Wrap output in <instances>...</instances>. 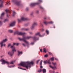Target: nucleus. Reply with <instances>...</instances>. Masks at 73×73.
I'll use <instances>...</instances> for the list:
<instances>
[{"instance_id":"32","label":"nucleus","mask_w":73,"mask_h":73,"mask_svg":"<svg viewBox=\"0 0 73 73\" xmlns=\"http://www.w3.org/2000/svg\"><path fill=\"white\" fill-rule=\"evenodd\" d=\"M3 24V23L1 21H0V26H1V25H2Z\"/></svg>"},{"instance_id":"36","label":"nucleus","mask_w":73,"mask_h":73,"mask_svg":"<svg viewBox=\"0 0 73 73\" xmlns=\"http://www.w3.org/2000/svg\"><path fill=\"white\" fill-rule=\"evenodd\" d=\"M40 25L41 27H42L43 26V25H42V23H41V22L40 23Z\"/></svg>"},{"instance_id":"5","label":"nucleus","mask_w":73,"mask_h":73,"mask_svg":"<svg viewBox=\"0 0 73 73\" xmlns=\"http://www.w3.org/2000/svg\"><path fill=\"white\" fill-rule=\"evenodd\" d=\"M52 64L54 65V66H52L50 65L49 66L50 68H52V69H53L54 70H55L56 69H57V68H56V62H52Z\"/></svg>"},{"instance_id":"31","label":"nucleus","mask_w":73,"mask_h":73,"mask_svg":"<svg viewBox=\"0 0 73 73\" xmlns=\"http://www.w3.org/2000/svg\"><path fill=\"white\" fill-rule=\"evenodd\" d=\"M53 22L52 21L48 22V24H53Z\"/></svg>"},{"instance_id":"13","label":"nucleus","mask_w":73,"mask_h":73,"mask_svg":"<svg viewBox=\"0 0 73 73\" xmlns=\"http://www.w3.org/2000/svg\"><path fill=\"white\" fill-rule=\"evenodd\" d=\"M38 25V24L36 22H34L33 25L35 27V26H37Z\"/></svg>"},{"instance_id":"17","label":"nucleus","mask_w":73,"mask_h":73,"mask_svg":"<svg viewBox=\"0 0 73 73\" xmlns=\"http://www.w3.org/2000/svg\"><path fill=\"white\" fill-rule=\"evenodd\" d=\"M42 71H43V73H46V69H45L44 68H43L42 69Z\"/></svg>"},{"instance_id":"53","label":"nucleus","mask_w":73,"mask_h":73,"mask_svg":"<svg viewBox=\"0 0 73 73\" xmlns=\"http://www.w3.org/2000/svg\"><path fill=\"white\" fill-rule=\"evenodd\" d=\"M26 10L27 11H28V8H26Z\"/></svg>"},{"instance_id":"30","label":"nucleus","mask_w":73,"mask_h":73,"mask_svg":"<svg viewBox=\"0 0 73 73\" xmlns=\"http://www.w3.org/2000/svg\"><path fill=\"white\" fill-rule=\"evenodd\" d=\"M43 52L44 53H46V49L44 48L43 49Z\"/></svg>"},{"instance_id":"57","label":"nucleus","mask_w":73,"mask_h":73,"mask_svg":"<svg viewBox=\"0 0 73 73\" xmlns=\"http://www.w3.org/2000/svg\"><path fill=\"white\" fill-rule=\"evenodd\" d=\"M31 15H32V13L31 14Z\"/></svg>"},{"instance_id":"10","label":"nucleus","mask_w":73,"mask_h":73,"mask_svg":"<svg viewBox=\"0 0 73 73\" xmlns=\"http://www.w3.org/2000/svg\"><path fill=\"white\" fill-rule=\"evenodd\" d=\"M1 61L2 62H5V64H9V63L7 61H5V60L1 59Z\"/></svg>"},{"instance_id":"29","label":"nucleus","mask_w":73,"mask_h":73,"mask_svg":"<svg viewBox=\"0 0 73 73\" xmlns=\"http://www.w3.org/2000/svg\"><path fill=\"white\" fill-rule=\"evenodd\" d=\"M36 13L37 14L39 13V11H38V10H36Z\"/></svg>"},{"instance_id":"47","label":"nucleus","mask_w":73,"mask_h":73,"mask_svg":"<svg viewBox=\"0 0 73 73\" xmlns=\"http://www.w3.org/2000/svg\"><path fill=\"white\" fill-rule=\"evenodd\" d=\"M18 68L20 69H23V68H21V67H18Z\"/></svg>"},{"instance_id":"11","label":"nucleus","mask_w":73,"mask_h":73,"mask_svg":"<svg viewBox=\"0 0 73 73\" xmlns=\"http://www.w3.org/2000/svg\"><path fill=\"white\" fill-rule=\"evenodd\" d=\"M0 7H3V1L0 0Z\"/></svg>"},{"instance_id":"48","label":"nucleus","mask_w":73,"mask_h":73,"mask_svg":"<svg viewBox=\"0 0 73 73\" xmlns=\"http://www.w3.org/2000/svg\"><path fill=\"white\" fill-rule=\"evenodd\" d=\"M30 34H31V35H32L33 34L32 32H29Z\"/></svg>"},{"instance_id":"15","label":"nucleus","mask_w":73,"mask_h":73,"mask_svg":"<svg viewBox=\"0 0 73 73\" xmlns=\"http://www.w3.org/2000/svg\"><path fill=\"white\" fill-rule=\"evenodd\" d=\"M18 56H20V54H22L23 53L22 52H20L19 51H18Z\"/></svg>"},{"instance_id":"49","label":"nucleus","mask_w":73,"mask_h":73,"mask_svg":"<svg viewBox=\"0 0 73 73\" xmlns=\"http://www.w3.org/2000/svg\"><path fill=\"white\" fill-rule=\"evenodd\" d=\"M55 60H56V61H58V59L57 58H55Z\"/></svg>"},{"instance_id":"28","label":"nucleus","mask_w":73,"mask_h":73,"mask_svg":"<svg viewBox=\"0 0 73 73\" xmlns=\"http://www.w3.org/2000/svg\"><path fill=\"white\" fill-rule=\"evenodd\" d=\"M42 70L41 69H40L39 70H38V72L39 73H40V72H41L42 71Z\"/></svg>"},{"instance_id":"14","label":"nucleus","mask_w":73,"mask_h":73,"mask_svg":"<svg viewBox=\"0 0 73 73\" xmlns=\"http://www.w3.org/2000/svg\"><path fill=\"white\" fill-rule=\"evenodd\" d=\"M4 16V13H3L2 14H1V17H0V19H3L2 17H3Z\"/></svg>"},{"instance_id":"55","label":"nucleus","mask_w":73,"mask_h":73,"mask_svg":"<svg viewBox=\"0 0 73 73\" xmlns=\"http://www.w3.org/2000/svg\"><path fill=\"white\" fill-rule=\"evenodd\" d=\"M54 28H56V27H55V26H54L53 27Z\"/></svg>"},{"instance_id":"33","label":"nucleus","mask_w":73,"mask_h":73,"mask_svg":"<svg viewBox=\"0 0 73 73\" xmlns=\"http://www.w3.org/2000/svg\"><path fill=\"white\" fill-rule=\"evenodd\" d=\"M48 54H46L44 55V57H48Z\"/></svg>"},{"instance_id":"22","label":"nucleus","mask_w":73,"mask_h":73,"mask_svg":"<svg viewBox=\"0 0 73 73\" xmlns=\"http://www.w3.org/2000/svg\"><path fill=\"white\" fill-rule=\"evenodd\" d=\"M9 32L10 33H13V30H9Z\"/></svg>"},{"instance_id":"24","label":"nucleus","mask_w":73,"mask_h":73,"mask_svg":"<svg viewBox=\"0 0 73 73\" xmlns=\"http://www.w3.org/2000/svg\"><path fill=\"white\" fill-rule=\"evenodd\" d=\"M15 14H16V13L15 12L13 11V16H14L15 15Z\"/></svg>"},{"instance_id":"4","label":"nucleus","mask_w":73,"mask_h":73,"mask_svg":"<svg viewBox=\"0 0 73 73\" xmlns=\"http://www.w3.org/2000/svg\"><path fill=\"white\" fill-rule=\"evenodd\" d=\"M7 39H5L4 40H3L0 43V44L1 45V48H2L3 46H5V44H4L6 41H7Z\"/></svg>"},{"instance_id":"51","label":"nucleus","mask_w":73,"mask_h":73,"mask_svg":"<svg viewBox=\"0 0 73 73\" xmlns=\"http://www.w3.org/2000/svg\"><path fill=\"white\" fill-rule=\"evenodd\" d=\"M40 51L41 52H42V49H40Z\"/></svg>"},{"instance_id":"1","label":"nucleus","mask_w":73,"mask_h":73,"mask_svg":"<svg viewBox=\"0 0 73 73\" xmlns=\"http://www.w3.org/2000/svg\"><path fill=\"white\" fill-rule=\"evenodd\" d=\"M14 35H22V36H25V33H22L21 32H19L18 31H16L14 33ZM37 36H39L40 37H43L44 35H41L40 34V32H38L36 33L35 36L34 37H32L31 36H23V38H19L18 39L20 40V41H23L27 45H29V42L28 41L26 40V39L27 38L28 39H29L31 38H32L34 40H38V38L36 37Z\"/></svg>"},{"instance_id":"18","label":"nucleus","mask_w":73,"mask_h":73,"mask_svg":"<svg viewBox=\"0 0 73 73\" xmlns=\"http://www.w3.org/2000/svg\"><path fill=\"white\" fill-rule=\"evenodd\" d=\"M47 63L48 64H51V62H50V61L49 60H48L47 61Z\"/></svg>"},{"instance_id":"50","label":"nucleus","mask_w":73,"mask_h":73,"mask_svg":"<svg viewBox=\"0 0 73 73\" xmlns=\"http://www.w3.org/2000/svg\"><path fill=\"white\" fill-rule=\"evenodd\" d=\"M16 43H13V46H14V45H16Z\"/></svg>"},{"instance_id":"38","label":"nucleus","mask_w":73,"mask_h":73,"mask_svg":"<svg viewBox=\"0 0 73 73\" xmlns=\"http://www.w3.org/2000/svg\"><path fill=\"white\" fill-rule=\"evenodd\" d=\"M40 60H37L36 62V64H38V62H40Z\"/></svg>"},{"instance_id":"54","label":"nucleus","mask_w":73,"mask_h":73,"mask_svg":"<svg viewBox=\"0 0 73 73\" xmlns=\"http://www.w3.org/2000/svg\"><path fill=\"white\" fill-rule=\"evenodd\" d=\"M40 68H42L43 67H42V66H40Z\"/></svg>"},{"instance_id":"35","label":"nucleus","mask_w":73,"mask_h":73,"mask_svg":"<svg viewBox=\"0 0 73 73\" xmlns=\"http://www.w3.org/2000/svg\"><path fill=\"white\" fill-rule=\"evenodd\" d=\"M42 60L40 61V65H42Z\"/></svg>"},{"instance_id":"23","label":"nucleus","mask_w":73,"mask_h":73,"mask_svg":"<svg viewBox=\"0 0 73 73\" xmlns=\"http://www.w3.org/2000/svg\"><path fill=\"white\" fill-rule=\"evenodd\" d=\"M15 66V65H13V66H8V68H13V67H14Z\"/></svg>"},{"instance_id":"6","label":"nucleus","mask_w":73,"mask_h":73,"mask_svg":"<svg viewBox=\"0 0 73 73\" xmlns=\"http://www.w3.org/2000/svg\"><path fill=\"white\" fill-rule=\"evenodd\" d=\"M18 22H21L22 21H26L27 20H28V19L27 18H25L24 17H22L21 18V19H18Z\"/></svg>"},{"instance_id":"9","label":"nucleus","mask_w":73,"mask_h":73,"mask_svg":"<svg viewBox=\"0 0 73 73\" xmlns=\"http://www.w3.org/2000/svg\"><path fill=\"white\" fill-rule=\"evenodd\" d=\"M16 24V21H14L11 23V24L10 25V27H14L15 26Z\"/></svg>"},{"instance_id":"3","label":"nucleus","mask_w":73,"mask_h":73,"mask_svg":"<svg viewBox=\"0 0 73 73\" xmlns=\"http://www.w3.org/2000/svg\"><path fill=\"white\" fill-rule=\"evenodd\" d=\"M9 48L10 46L11 47V48L12 49V51L11 52H9L8 53V54L10 56H12L13 54H14V52H16V50L15 48V47L13 46V45L11 46V44H9L8 46Z\"/></svg>"},{"instance_id":"34","label":"nucleus","mask_w":73,"mask_h":73,"mask_svg":"<svg viewBox=\"0 0 73 73\" xmlns=\"http://www.w3.org/2000/svg\"><path fill=\"white\" fill-rule=\"evenodd\" d=\"M46 32L47 35H49V31L48 30H46Z\"/></svg>"},{"instance_id":"56","label":"nucleus","mask_w":73,"mask_h":73,"mask_svg":"<svg viewBox=\"0 0 73 73\" xmlns=\"http://www.w3.org/2000/svg\"><path fill=\"white\" fill-rule=\"evenodd\" d=\"M53 73H55V72H54V71H53Z\"/></svg>"},{"instance_id":"43","label":"nucleus","mask_w":73,"mask_h":73,"mask_svg":"<svg viewBox=\"0 0 73 73\" xmlns=\"http://www.w3.org/2000/svg\"><path fill=\"white\" fill-rule=\"evenodd\" d=\"M5 62H2V64H5Z\"/></svg>"},{"instance_id":"27","label":"nucleus","mask_w":73,"mask_h":73,"mask_svg":"<svg viewBox=\"0 0 73 73\" xmlns=\"http://www.w3.org/2000/svg\"><path fill=\"white\" fill-rule=\"evenodd\" d=\"M50 60L51 61H54V57H52L51 59Z\"/></svg>"},{"instance_id":"8","label":"nucleus","mask_w":73,"mask_h":73,"mask_svg":"<svg viewBox=\"0 0 73 73\" xmlns=\"http://www.w3.org/2000/svg\"><path fill=\"white\" fill-rule=\"evenodd\" d=\"M40 2H37L36 3H31L30 5L31 7H34V6H35L36 5H38L40 4Z\"/></svg>"},{"instance_id":"58","label":"nucleus","mask_w":73,"mask_h":73,"mask_svg":"<svg viewBox=\"0 0 73 73\" xmlns=\"http://www.w3.org/2000/svg\"><path fill=\"white\" fill-rule=\"evenodd\" d=\"M24 70H26V69H24Z\"/></svg>"},{"instance_id":"12","label":"nucleus","mask_w":73,"mask_h":73,"mask_svg":"<svg viewBox=\"0 0 73 73\" xmlns=\"http://www.w3.org/2000/svg\"><path fill=\"white\" fill-rule=\"evenodd\" d=\"M5 11L7 13V17H8V12L9 13H11V11H10L9 10H5Z\"/></svg>"},{"instance_id":"7","label":"nucleus","mask_w":73,"mask_h":73,"mask_svg":"<svg viewBox=\"0 0 73 73\" xmlns=\"http://www.w3.org/2000/svg\"><path fill=\"white\" fill-rule=\"evenodd\" d=\"M12 1L15 4L17 5H19L20 4V2L16 1L15 0H12Z\"/></svg>"},{"instance_id":"25","label":"nucleus","mask_w":73,"mask_h":73,"mask_svg":"<svg viewBox=\"0 0 73 73\" xmlns=\"http://www.w3.org/2000/svg\"><path fill=\"white\" fill-rule=\"evenodd\" d=\"M43 62L45 64H47V60H45Z\"/></svg>"},{"instance_id":"45","label":"nucleus","mask_w":73,"mask_h":73,"mask_svg":"<svg viewBox=\"0 0 73 73\" xmlns=\"http://www.w3.org/2000/svg\"><path fill=\"white\" fill-rule=\"evenodd\" d=\"M23 45V46H25V44H24V43H23L22 44Z\"/></svg>"},{"instance_id":"44","label":"nucleus","mask_w":73,"mask_h":73,"mask_svg":"<svg viewBox=\"0 0 73 73\" xmlns=\"http://www.w3.org/2000/svg\"><path fill=\"white\" fill-rule=\"evenodd\" d=\"M10 64H13V61L11 62L10 63Z\"/></svg>"},{"instance_id":"39","label":"nucleus","mask_w":73,"mask_h":73,"mask_svg":"<svg viewBox=\"0 0 73 73\" xmlns=\"http://www.w3.org/2000/svg\"><path fill=\"white\" fill-rule=\"evenodd\" d=\"M48 54L49 55H52V53L50 52H49Z\"/></svg>"},{"instance_id":"37","label":"nucleus","mask_w":73,"mask_h":73,"mask_svg":"<svg viewBox=\"0 0 73 73\" xmlns=\"http://www.w3.org/2000/svg\"><path fill=\"white\" fill-rule=\"evenodd\" d=\"M40 31H42V32H43V31H44V29H40Z\"/></svg>"},{"instance_id":"42","label":"nucleus","mask_w":73,"mask_h":73,"mask_svg":"<svg viewBox=\"0 0 73 73\" xmlns=\"http://www.w3.org/2000/svg\"><path fill=\"white\" fill-rule=\"evenodd\" d=\"M31 45H33L34 44V42H32L31 43Z\"/></svg>"},{"instance_id":"2","label":"nucleus","mask_w":73,"mask_h":73,"mask_svg":"<svg viewBox=\"0 0 73 73\" xmlns=\"http://www.w3.org/2000/svg\"><path fill=\"white\" fill-rule=\"evenodd\" d=\"M34 62L33 61L31 62H21L19 65L25 67L26 69H28V68H31V65H33Z\"/></svg>"},{"instance_id":"21","label":"nucleus","mask_w":73,"mask_h":73,"mask_svg":"<svg viewBox=\"0 0 73 73\" xmlns=\"http://www.w3.org/2000/svg\"><path fill=\"white\" fill-rule=\"evenodd\" d=\"M35 26H34L32 25V27H31V29H34V28H35Z\"/></svg>"},{"instance_id":"20","label":"nucleus","mask_w":73,"mask_h":73,"mask_svg":"<svg viewBox=\"0 0 73 73\" xmlns=\"http://www.w3.org/2000/svg\"><path fill=\"white\" fill-rule=\"evenodd\" d=\"M44 19H46V20H50V18L49 17H47L46 18L44 17Z\"/></svg>"},{"instance_id":"40","label":"nucleus","mask_w":73,"mask_h":73,"mask_svg":"<svg viewBox=\"0 0 73 73\" xmlns=\"http://www.w3.org/2000/svg\"><path fill=\"white\" fill-rule=\"evenodd\" d=\"M38 1H39V2H40V3L42 2V0H38Z\"/></svg>"},{"instance_id":"26","label":"nucleus","mask_w":73,"mask_h":73,"mask_svg":"<svg viewBox=\"0 0 73 73\" xmlns=\"http://www.w3.org/2000/svg\"><path fill=\"white\" fill-rule=\"evenodd\" d=\"M8 21V19H5L4 21V23H5V22H7V21Z\"/></svg>"},{"instance_id":"52","label":"nucleus","mask_w":73,"mask_h":73,"mask_svg":"<svg viewBox=\"0 0 73 73\" xmlns=\"http://www.w3.org/2000/svg\"><path fill=\"white\" fill-rule=\"evenodd\" d=\"M16 45L17 46V45H19V43H16Z\"/></svg>"},{"instance_id":"46","label":"nucleus","mask_w":73,"mask_h":73,"mask_svg":"<svg viewBox=\"0 0 73 73\" xmlns=\"http://www.w3.org/2000/svg\"><path fill=\"white\" fill-rule=\"evenodd\" d=\"M6 4H7V5H9V3L7 2Z\"/></svg>"},{"instance_id":"16","label":"nucleus","mask_w":73,"mask_h":73,"mask_svg":"<svg viewBox=\"0 0 73 73\" xmlns=\"http://www.w3.org/2000/svg\"><path fill=\"white\" fill-rule=\"evenodd\" d=\"M43 23L44 24H45V25H48V22H47L46 21H44Z\"/></svg>"},{"instance_id":"59","label":"nucleus","mask_w":73,"mask_h":73,"mask_svg":"<svg viewBox=\"0 0 73 73\" xmlns=\"http://www.w3.org/2000/svg\"><path fill=\"white\" fill-rule=\"evenodd\" d=\"M44 35H45V34H44Z\"/></svg>"},{"instance_id":"41","label":"nucleus","mask_w":73,"mask_h":73,"mask_svg":"<svg viewBox=\"0 0 73 73\" xmlns=\"http://www.w3.org/2000/svg\"><path fill=\"white\" fill-rule=\"evenodd\" d=\"M40 8L41 9H44V8H43V7H42L41 6H40Z\"/></svg>"},{"instance_id":"19","label":"nucleus","mask_w":73,"mask_h":73,"mask_svg":"<svg viewBox=\"0 0 73 73\" xmlns=\"http://www.w3.org/2000/svg\"><path fill=\"white\" fill-rule=\"evenodd\" d=\"M22 30H24V31H28L29 30V29H22Z\"/></svg>"}]
</instances>
